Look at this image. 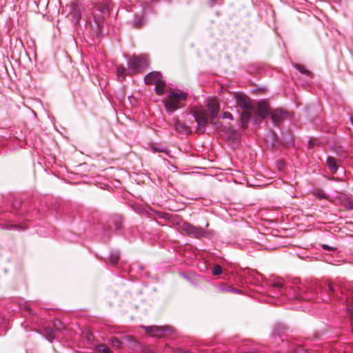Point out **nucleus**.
I'll use <instances>...</instances> for the list:
<instances>
[{"instance_id":"f257e3e1","label":"nucleus","mask_w":353,"mask_h":353,"mask_svg":"<svg viewBox=\"0 0 353 353\" xmlns=\"http://www.w3.org/2000/svg\"><path fill=\"white\" fill-rule=\"evenodd\" d=\"M234 99L236 101V107L243 110L241 114V122L243 127L246 128L250 117L254 113L252 101L246 94L241 92H234Z\"/></svg>"},{"instance_id":"f03ea898","label":"nucleus","mask_w":353,"mask_h":353,"mask_svg":"<svg viewBox=\"0 0 353 353\" xmlns=\"http://www.w3.org/2000/svg\"><path fill=\"white\" fill-rule=\"evenodd\" d=\"M187 93L180 90H173L170 92L164 103L168 112H172L183 105L184 101L187 99Z\"/></svg>"},{"instance_id":"7ed1b4c3","label":"nucleus","mask_w":353,"mask_h":353,"mask_svg":"<svg viewBox=\"0 0 353 353\" xmlns=\"http://www.w3.org/2000/svg\"><path fill=\"white\" fill-rule=\"evenodd\" d=\"M90 10L94 21L99 28L103 19L109 13V0H103L102 2L93 6Z\"/></svg>"},{"instance_id":"20e7f679","label":"nucleus","mask_w":353,"mask_h":353,"mask_svg":"<svg viewBox=\"0 0 353 353\" xmlns=\"http://www.w3.org/2000/svg\"><path fill=\"white\" fill-rule=\"evenodd\" d=\"M149 65L148 56L141 54L140 56H133L128 61V66L130 74L141 72L145 70Z\"/></svg>"},{"instance_id":"39448f33","label":"nucleus","mask_w":353,"mask_h":353,"mask_svg":"<svg viewBox=\"0 0 353 353\" xmlns=\"http://www.w3.org/2000/svg\"><path fill=\"white\" fill-rule=\"evenodd\" d=\"M180 228L182 232L194 238H201L206 235V232L203 228L196 227L189 223H183Z\"/></svg>"},{"instance_id":"423d86ee","label":"nucleus","mask_w":353,"mask_h":353,"mask_svg":"<svg viewBox=\"0 0 353 353\" xmlns=\"http://www.w3.org/2000/svg\"><path fill=\"white\" fill-rule=\"evenodd\" d=\"M145 83L148 85H154V88H164L165 83L159 72H152L145 77Z\"/></svg>"},{"instance_id":"0eeeda50","label":"nucleus","mask_w":353,"mask_h":353,"mask_svg":"<svg viewBox=\"0 0 353 353\" xmlns=\"http://www.w3.org/2000/svg\"><path fill=\"white\" fill-rule=\"evenodd\" d=\"M146 332L152 336L163 337L166 332H171L172 329L168 326H147L143 327Z\"/></svg>"},{"instance_id":"6e6552de","label":"nucleus","mask_w":353,"mask_h":353,"mask_svg":"<svg viewBox=\"0 0 353 353\" xmlns=\"http://www.w3.org/2000/svg\"><path fill=\"white\" fill-rule=\"evenodd\" d=\"M269 104L265 101H261L258 103L257 110L255 114V121L265 118L269 114H270Z\"/></svg>"},{"instance_id":"1a4fd4ad","label":"nucleus","mask_w":353,"mask_h":353,"mask_svg":"<svg viewBox=\"0 0 353 353\" xmlns=\"http://www.w3.org/2000/svg\"><path fill=\"white\" fill-rule=\"evenodd\" d=\"M194 117L198 125L201 128H205L208 122V117L206 112L203 109H199L194 112Z\"/></svg>"},{"instance_id":"9d476101","label":"nucleus","mask_w":353,"mask_h":353,"mask_svg":"<svg viewBox=\"0 0 353 353\" xmlns=\"http://www.w3.org/2000/svg\"><path fill=\"white\" fill-rule=\"evenodd\" d=\"M207 106L208 110L210 112L212 119L216 118L220 109V105L217 99L215 98L209 99L207 102Z\"/></svg>"},{"instance_id":"9b49d317","label":"nucleus","mask_w":353,"mask_h":353,"mask_svg":"<svg viewBox=\"0 0 353 353\" xmlns=\"http://www.w3.org/2000/svg\"><path fill=\"white\" fill-rule=\"evenodd\" d=\"M271 119L273 123H279L283 119H285L288 116V113L283 112L281 109H276L270 112Z\"/></svg>"},{"instance_id":"f8f14e48","label":"nucleus","mask_w":353,"mask_h":353,"mask_svg":"<svg viewBox=\"0 0 353 353\" xmlns=\"http://www.w3.org/2000/svg\"><path fill=\"white\" fill-rule=\"evenodd\" d=\"M71 19L75 23H78L81 18V10L77 4L72 5L70 12Z\"/></svg>"},{"instance_id":"ddd939ff","label":"nucleus","mask_w":353,"mask_h":353,"mask_svg":"<svg viewBox=\"0 0 353 353\" xmlns=\"http://www.w3.org/2000/svg\"><path fill=\"white\" fill-rule=\"evenodd\" d=\"M58 324L61 325V323L59 321L54 323V330H50L49 332L46 330V339L48 341H52L56 337V332L61 330V327H58Z\"/></svg>"},{"instance_id":"4468645a","label":"nucleus","mask_w":353,"mask_h":353,"mask_svg":"<svg viewBox=\"0 0 353 353\" xmlns=\"http://www.w3.org/2000/svg\"><path fill=\"white\" fill-rule=\"evenodd\" d=\"M327 165L332 172L335 173L337 171L338 165L336 159L328 157L327 159Z\"/></svg>"},{"instance_id":"2eb2a0df","label":"nucleus","mask_w":353,"mask_h":353,"mask_svg":"<svg viewBox=\"0 0 353 353\" xmlns=\"http://www.w3.org/2000/svg\"><path fill=\"white\" fill-rule=\"evenodd\" d=\"M117 78L119 81H123L126 75V69L124 66L120 65L117 68Z\"/></svg>"},{"instance_id":"dca6fc26","label":"nucleus","mask_w":353,"mask_h":353,"mask_svg":"<svg viewBox=\"0 0 353 353\" xmlns=\"http://www.w3.org/2000/svg\"><path fill=\"white\" fill-rule=\"evenodd\" d=\"M294 66L301 74H305L308 77H312V72L305 68V66L300 64H294Z\"/></svg>"},{"instance_id":"f3484780","label":"nucleus","mask_w":353,"mask_h":353,"mask_svg":"<svg viewBox=\"0 0 353 353\" xmlns=\"http://www.w3.org/2000/svg\"><path fill=\"white\" fill-rule=\"evenodd\" d=\"M97 351L103 353H110V349L105 344L99 345L97 347Z\"/></svg>"},{"instance_id":"a211bd4d","label":"nucleus","mask_w":353,"mask_h":353,"mask_svg":"<svg viewBox=\"0 0 353 353\" xmlns=\"http://www.w3.org/2000/svg\"><path fill=\"white\" fill-rule=\"evenodd\" d=\"M119 260V254L117 252L112 253L110 256V261L111 263L115 265Z\"/></svg>"},{"instance_id":"6ab92c4d","label":"nucleus","mask_w":353,"mask_h":353,"mask_svg":"<svg viewBox=\"0 0 353 353\" xmlns=\"http://www.w3.org/2000/svg\"><path fill=\"white\" fill-rule=\"evenodd\" d=\"M110 341L113 347L117 348H120L121 347L122 343L117 338L112 337Z\"/></svg>"},{"instance_id":"aec40b11","label":"nucleus","mask_w":353,"mask_h":353,"mask_svg":"<svg viewBox=\"0 0 353 353\" xmlns=\"http://www.w3.org/2000/svg\"><path fill=\"white\" fill-rule=\"evenodd\" d=\"M213 273L215 275H219L222 273V268L220 265H216L214 268Z\"/></svg>"},{"instance_id":"412c9836","label":"nucleus","mask_w":353,"mask_h":353,"mask_svg":"<svg viewBox=\"0 0 353 353\" xmlns=\"http://www.w3.org/2000/svg\"><path fill=\"white\" fill-rule=\"evenodd\" d=\"M223 119H229L230 120L233 119V117L231 113L228 112H225L222 114Z\"/></svg>"},{"instance_id":"4be33fe9","label":"nucleus","mask_w":353,"mask_h":353,"mask_svg":"<svg viewBox=\"0 0 353 353\" xmlns=\"http://www.w3.org/2000/svg\"><path fill=\"white\" fill-rule=\"evenodd\" d=\"M272 287L276 288H281L283 287V283L280 281H276L272 283Z\"/></svg>"},{"instance_id":"5701e85b","label":"nucleus","mask_w":353,"mask_h":353,"mask_svg":"<svg viewBox=\"0 0 353 353\" xmlns=\"http://www.w3.org/2000/svg\"><path fill=\"white\" fill-rule=\"evenodd\" d=\"M350 323H351V327H352V331L353 332V307L350 310Z\"/></svg>"},{"instance_id":"b1692460","label":"nucleus","mask_w":353,"mask_h":353,"mask_svg":"<svg viewBox=\"0 0 353 353\" xmlns=\"http://www.w3.org/2000/svg\"><path fill=\"white\" fill-rule=\"evenodd\" d=\"M142 23H143V20H142V19H140L138 22H134V26L136 27H139L141 26Z\"/></svg>"},{"instance_id":"393cba45","label":"nucleus","mask_w":353,"mask_h":353,"mask_svg":"<svg viewBox=\"0 0 353 353\" xmlns=\"http://www.w3.org/2000/svg\"><path fill=\"white\" fill-rule=\"evenodd\" d=\"M328 288H329V291L330 292H334L335 291L334 286L332 284L329 283L328 284Z\"/></svg>"},{"instance_id":"a878e982","label":"nucleus","mask_w":353,"mask_h":353,"mask_svg":"<svg viewBox=\"0 0 353 353\" xmlns=\"http://www.w3.org/2000/svg\"><path fill=\"white\" fill-rule=\"evenodd\" d=\"M156 90L157 94L159 95L164 94V90L158 89V90Z\"/></svg>"},{"instance_id":"bb28decb","label":"nucleus","mask_w":353,"mask_h":353,"mask_svg":"<svg viewBox=\"0 0 353 353\" xmlns=\"http://www.w3.org/2000/svg\"><path fill=\"white\" fill-rule=\"evenodd\" d=\"M232 291L234 292H236V293H240L241 292L240 290H237V289H234V288H232Z\"/></svg>"},{"instance_id":"cd10ccee","label":"nucleus","mask_w":353,"mask_h":353,"mask_svg":"<svg viewBox=\"0 0 353 353\" xmlns=\"http://www.w3.org/2000/svg\"><path fill=\"white\" fill-rule=\"evenodd\" d=\"M323 249H325V250H329V249H330L329 246H328V245H323Z\"/></svg>"},{"instance_id":"c85d7f7f","label":"nucleus","mask_w":353,"mask_h":353,"mask_svg":"<svg viewBox=\"0 0 353 353\" xmlns=\"http://www.w3.org/2000/svg\"><path fill=\"white\" fill-rule=\"evenodd\" d=\"M25 309H26L27 311H30V308L29 305H28L25 307Z\"/></svg>"},{"instance_id":"c756f323","label":"nucleus","mask_w":353,"mask_h":353,"mask_svg":"<svg viewBox=\"0 0 353 353\" xmlns=\"http://www.w3.org/2000/svg\"><path fill=\"white\" fill-rule=\"evenodd\" d=\"M350 209H352L353 208V203H350V205L348 207Z\"/></svg>"},{"instance_id":"7c9ffc66","label":"nucleus","mask_w":353,"mask_h":353,"mask_svg":"<svg viewBox=\"0 0 353 353\" xmlns=\"http://www.w3.org/2000/svg\"><path fill=\"white\" fill-rule=\"evenodd\" d=\"M351 121H352V125H353V118H352V119H351Z\"/></svg>"},{"instance_id":"2f4dec72","label":"nucleus","mask_w":353,"mask_h":353,"mask_svg":"<svg viewBox=\"0 0 353 353\" xmlns=\"http://www.w3.org/2000/svg\"><path fill=\"white\" fill-rule=\"evenodd\" d=\"M183 353H190L189 352H183Z\"/></svg>"},{"instance_id":"473e14b6","label":"nucleus","mask_w":353,"mask_h":353,"mask_svg":"<svg viewBox=\"0 0 353 353\" xmlns=\"http://www.w3.org/2000/svg\"><path fill=\"white\" fill-rule=\"evenodd\" d=\"M154 150H155L156 152H158V151H159V150H157V149H154Z\"/></svg>"}]
</instances>
